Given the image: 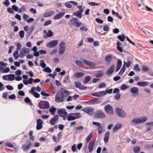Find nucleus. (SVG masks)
<instances>
[{"label":"nucleus","mask_w":153,"mask_h":153,"mask_svg":"<svg viewBox=\"0 0 153 153\" xmlns=\"http://www.w3.org/2000/svg\"><path fill=\"white\" fill-rule=\"evenodd\" d=\"M71 25L75 27H78L83 25L82 23L79 21L78 19L75 18H72L70 21Z\"/></svg>","instance_id":"nucleus-3"},{"label":"nucleus","mask_w":153,"mask_h":153,"mask_svg":"<svg viewBox=\"0 0 153 153\" xmlns=\"http://www.w3.org/2000/svg\"><path fill=\"white\" fill-rule=\"evenodd\" d=\"M51 22L52 21L51 20H48L45 23L44 26H47L49 25L51 23Z\"/></svg>","instance_id":"nucleus-59"},{"label":"nucleus","mask_w":153,"mask_h":153,"mask_svg":"<svg viewBox=\"0 0 153 153\" xmlns=\"http://www.w3.org/2000/svg\"><path fill=\"white\" fill-rule=\"evenodd\" d=\"M65 49V43L64 42L60 43L59 46V54L62 55L64 53Z\"/></svg>","instance_id":"nucleus-8"},{"label":"nucleus","mask_w":153,"mask_h":153,"mask_svg":"<svg viewBox=\"0 0 153 153\" xmlns=\"http://www.w3.org/2000/svg\"><path fill=\"white\" fill-rule=\"evenodd\" d=\"M74 84L75 85L76 87L80 90H85L87 89V87L86 86L82 85L81 83L80 82H75Z\"/></svg>","instance_id":"nucleus-15"},{"label":"nucleus","mask_w":153,"mask_h":153,"mask_svg":"<svg viewBox=\"0 0 153 153\" xmlns=\"http://www.w3.org/2000/svg\"><path fill=\"white\" fill-rule=\"evenodd\" d=\"M120 94L119 93L117 94L115 96V98L117 100H119L120 98Z\"/></svg>","instance_id":"nucleus-64"},{"label":"nucleus","mask_w":153,"mask_h":153,"mask_svg":"<svg viewBox=\"0 0 153 153\" xmlns=\"http://www.w3.org/2000/svg\"><path fill=\"white\" fill-rule=\"evenodd\" d=\"M94 143H93L92 142H90L88 144V149L89 152H91L94 149Z\"/></svg>","instance_id":"nucleus-28"},{"label":"nucleus","mask_w":153,"mask_h":153,"mask_svg":"<svg viewBox=\"0 0 153 153\" xmlns=\"http://www.w3.org/2000/svg\"><path fill=\"white\" fill-rule=\"evenodd\" d=\"M122 65V62L119 59L117 60V64L116 67V71H118L120 69Z\"/></svg>","instance_id":"nucleus-25"},{"label":"nucleus","mask_w":153,"mask_h":153,"mask_svg":"<svg viewBox=\"0 0 153 153\" xmlns=\"http://www.w3.org/2000/svg\"><path fill=\"white\" fill-rule=\"evenodd\" d=\"M19 36L21 38H22L24 37V32L23 30H21L19 32Z\"/></svg>","instance_id":"nucleus-56"},{"label":"nucleus","mask_w":153,"mask_h":153,"mask_svg":"<svg viewBox=\"0 0 153 153\" xmlns=\"http://www.w3.org/2000/svg\"><path fill=\"white\" fill-rule=\"evenodd\" d=\"M104 109L107 113L112 114H114V111L112 107L109 104L105 106Z\"/></svg>","instance_id":"nucleus-11"},{"label":"nucleus","mask_w":153,"mask_h":153,"mask_svg":"<svg viewBox=\"0 0 153 153\" xmlns=\"http://www.w3.org/2000/svg\"><path fill=\"white\" fill-rule=\"evenodd\" d=\"M121 125L120 124H116L113 129V131L114 132H115L116 131L120 129L121 127Z\"/></svg>","instance_id":"nucleus-30"},{"label":"nucleus","mask_w":153,"mask_h":153,"mask_svg":"<svg viewBox=\"0 0 153 153\" xmlns=\"http://www.w3.org/2000/svg\"><path fill=\"white\" fill-rule=\"evenodd\" d=\"M115 113L118 116L122 118H125L127 116L126 113L121 108H116Z\"/></svg>","instance_id":"nucleus-4"},{"label":"nucleus","mask_w":153,"mask_h":153,"mask_svg":"<svg viewBox=\"0 0 153 153\" xmlns=\"http://www.w3.org/2000/svg\"><path fill=\"white\" fill-rule=\"evenodd\" d=\"M126 67L125 65H123L122 68H121V70H120L119 73V74L120 75H122L124 72H125V71Z\"/></svg>","instance_id":"nucleus-36"},{"label":"nucleus","mask_w":153,"mask_h":153,"mask_svg":"<svg viewBox=\"0 0 153 153\" xmlns=\"http://www.w3.org/2000/svg\"><path fill=\"white\" fill-rule=\"evenodd\" d=\"M25 11V7L23 5L19 9V13H20Z\"/></svg>","instance_id":"nucleus-46"},{"label":"nucleus","mask_w":153,"mask_h":153,"mask_svg":"<svg viewBox=\"0 0 153 153\" xmlns=\"http://www.w3.org/2000/svg\"><path fill=\"white\" fill-rule=\"evenodd\" d=\"M56 110V108L53 107V106H52L49 109V111L51 114L52 115H54L55 114Z\"/></svg>","instance_id":"nucleus-31"},{"label":"nucleus","mask_w":153,"mask_h":153,"mask_svg":"<svg viewBox=\"0 0 153 153\" xmlns=\"http://www.w3.org/2000/svg\"><path fill=\"white\" fill-rule=\"evenodd\" d=\"M6 88L8 90L10 91H12L13 89V88L11 85H7L6 86Z\"/></svg>","instance_id":"nucleus-57"},{"label":"nucleus","mask_w":153,"mask_h":153,"mask_svg":"<svg viewBox=\"0 0 153 153\" xmlns=\"http://www.w3.org/2000/svg\"><path fill=\"white\" fill-rule=\"evenodd\" d=\"M53 33L50 30H48V32L47 33V35H44V37L45 38H47L48 37H51L53 35Z\"/></svg>","instance_id":"nucleus-29"},{"label":"nucleus","mask_w":153,"mask_h":153,"mask_svg":"<svg viewBox=\"0 0 153 153\" xmlns=\"http://www.w3.org/2000/svg\"><path fill=\"white\" fill-rule=\"evenodd\" d=\"M103 75V72L102 71H99L98 73L95 75V76L97 78H100Z\"/></svg>","instance_id":"nucleus-35"},{"label":"nucleus","mask_w":153,"mask_h":153,"mask_svg":"<svg viewBox=\"0 0 153 153\" xmlns=\"http://www.w3.org/2000/svg\"><path fill=\"white\" fill-rule=\"evenodd\" d=\"M15 78V75L14 74L8 75V81H12Z\"/></svg>","instance_id":"nucleus-33"},{"label":"nucleus","mask_w":153,"mask_h":153,"mask_svg":"<svg viewBox=\"0 0 153 153\" xmlns=\"http://www.w3.org/2000/svg\"><path fill=\"white\" fill-rule=\"evenodd\" d=\"M43 71L45 72H47L48 73H51L52 71V70L48 67L45 68L43 69Z\"/></svg>","instance_id":"nucleus-42"},{"label":"nucleus","mask_w":153,"mask_h":153,"mask_svg":"<svg viewBox=\"0 0 153 153\" xmlns=\"http://www.w3.org/2000/svg\"><path fill=\"white\" fill-rule=\"evenodd\" d=\"M61 93L63 95V97L64 98V97H66L68 95H70L71 93V91H69L68 90L62 89V91Z\"/></svg>","instance_id":"nucleus-17"},{"label":"nucleus","mask_w":153,"mask_h":153,"mask_svg":"<svg viewBox=\"0 0 153 153\" xmlns=\"http://www.w3.org/2000/svg\"><path fill=\"white\" fill-rule=\"evenodd\" d=\"M41 94L42 95L46 97H48L50 95L49 94L46 93L44 91H42L41 92Z\"/></svg>","instance_id":"nucleus-62"},{"label":"nucleus","mask_w":153,"mask_h":153,"mask_svg":"<svg viewBox=\"0 0 153 153\" xmlns=\"http://www.w3.org/2000/svg\"><path fill=\"white\" fill-rule=\"evenodd\" d=\"M84 73L82 72L76 73L74 74V76L77 78H80L83 76Z\"/></svg>","instance_id":"nucleus-32"},{"label":"nucleus","mask_w":153,"mask_h":153,"mask_svg":"<svg viewBox=\"0 0 153 153\" xmlns=\"http://www.w3.org/2000/svg\"><path fill=\"white\" fill-rule=\"evenodd\" d=\"M83 11V9L80 10H79L74 12L73 13V15L74 16H76L77 17L81 18L82 17V13Z\"/></svg>","instance_id":"nucleus-16"},{"label":"nucleus","mask_w":153,"mask_h":153,"mask_svg":"<svg viewBox=\"0 0 153 153\" xmlns=\"http://www.w3.org/2000/svg\"><path fill=\"white\" fill-rule=\"evenodd\" d=\"M99 92V97H102L106 95V92L104 91H102Z\"/></svg>","instance_id":"nucleus-41"},{"label":"nucleus","mask_w":153,"mask_h":153,"mask_svg":"<svg viewBox=\"0 0 153 153\" xmlns=\"http://www.w3.org/2000/svg\"><path fill=\"white\" fill-rule=\"evenodd\" d=\"M38 105L40 108L42 109L48 108L50 107L49 102L46 101H41L39 103Z\"/></svg>","instance_id":"nucleus-7"},{"label":"nucleus","mask_w":153,"mask_h":153,"mask_svg":"<svg viewBox=\"0 0 153 153\" xmlns=\"http://www.w3.org/2000/svg\"><path fill=\"white\" fill-rule=\"evenodd\" d=\"M128 88V86L126 85L125 84H123L121 86L120 88L121 90H124L127 89Z\"/></svg>","instance_id":"nucleus-52"},{"label":"nucleus","mask_w":153,"mask_h":153,"mask_svg":"<svg viewBox=\"0 0 153 153\" xmlns=\"http://www.w3.org/2000/svg\"><path fill=\"white\" fill-rule=\"evenodd\" d=\"M75 63L78 66H80L83 64L82 62L77 60L75 61Z\"/></svg>","instance_id":"nucleus-44"},{"label":"nucleus","mask_w":153,"mask_h":153,"mask_svg":"<svg viewBox=\"0 0 153 153\" xmlns=\"http://www.w3.org/2000/svg\"><path fill=\"white\" fill-rule=\"evenodd\" d=\"M82 117L80 113L79 112L70 113L67 117V119L69 121H72L80 118Z\"/></svg>","instance_id":"nucleus-1"},{"label":"nucleus","mask_w":153,"mask_h":153,"mask_svg":"<svg viewBox=\"0 0 153 153\" xmlns=\"http://www.w3.org/2000/svg\"><path fill=\"white\" fill-rule=\"evenodd\" d=\"M30 52V49L26 48H22L21 51L20 52V57L21 58H23L24 56H25L27 54L29 53Z\"/></svg>","instance_id":"nucleus-10"},{"label":"nucleus","mask_w":153,"mask_h":153,"mask_svg":"<svg viewBox=\"0 0 153 153\" xmlns=\"http://www.w3.org/2000/svg\"><path fill=\"white\" fill-rule=\"evenodd\" d=\"M149 84V83L146 81L141 82H138L137 83V85L140 87H145L147 86Z\"/></svg>","instance_id":"nucleus-27"},{"label":"nucleus","mask_w":153,"mask_h":153,"mask_svg":"<svg viewBox=\"0 0 153 153\" xmlns=\"http://www.w3.org/2000/svg\"><path fill=\"white\" fill-rule=\"evenodd\" d=\"M101 102V101H98V99L96 98H95L93 100H90L88 101L85 102V103H89L91 105L99 104Z\"/></svg>","instance_id":"nucleus-14"},{"label":"nucleus","mask_w":153,"mask_h":153,"mask_svg":"<svg viewBox=\"0 0 153 153\" xmlns=\"http://www.w3.org/2000/svg\"><path fill=\"white\" fill-rule=\"evenodd\" d=\"M54 12L53 10H51L49 11L46 12L44 14L45 17H48L53 15L54 14Z\"/></svg>","instance_id":"nucleus-26"},{"label":"nucleus","mask_w":153,"mask_h":153,"mask_svg":"<svg viewBox=\"0 0 153 153\" xmlns=\"http://www.w3.org/2000/svg\"><path fill=\"white\" fill-rule=\"evenodd\" d=\"M133 150L134 153H138L140 150V149L139 147L136 146L133 148Z\"/></svg>","instance_id":"nucleus-37"},{"label":"nucleus","mask_w":153,"mask_h":153,"mask_svg":"<svg viewBox=\"0 0 153 153\" xmlns=\"http://www.w3.org/2000/svg\"><path fill=\"white\" fill-rule=\"evenodd\" d=\"M140 123V118H135L133 119L132 121L130 122L131 124H138Z\"/></svg>","instance_id":"nucleus-23"},{"label":"nucleus","mask_w":153,"mask_h":153,"mask_svg":"<svg viewBox=\"0 0 153 153\" xmlns=\"http://www.w3.org/2000/svg\"><path fill=\"white\" fill-rule=\"evenodd\" d=\"M98 133L99 134H100L102 132L103 130V128L101 126V125L98 127Z\"/></svg>","instance_id":"nucleus-54"},{"label":"nucleus","mask_w":153,"mask_h":153,"mask_svg":"<svg viewBox=\"0 0 153 153\" xmlns=\"http://www.w3.org/2000/svg\"><path fill=\"white\" fill-rule=\"evenodd\" d=\"M106 86V84L103 82L100 83L98 87L99 88H105Z\"/></svg>","instance_id":"nucleus-53"},{"label":"nucleus","mask_w":153,"mask_h":153,"mask_svg":"<svg viewBox=\"0 0 153 153\" xmlns=\"http://www.w3.org/2000/svg\"><path fill=\"white\" fill-rule=\"evenodd\" d=\"M32 144L30 141L27 140L25 143L22 145V148L24 152H27L31 147Z\"/></svg>","instance_id":"nucleus-6"},{"label":"nucleus","mask_w":153,"mask_h":153,"mask_svg":"<svg viewBox=\"0 0 153 153\" xmlns=\"http://www.w3.org/2000/svg\"><path fill=\"white\" fill-rule=\"evenodd\" d=\"M91 77L90 76H87L85 77L84 82L86 83L90 80Z\"/></svg>","instance_id":"nucleus-51"},{"label":"nucleus","mask_w":153,"mask_h":153,"mask_svg":"<svg viewBox=\"0 0 153 153\" xmlns=\"http://www.w3.org/2000/svg\"><path fill=\"white\" fill-rule=\"evenodd\" d=\"M5 146L7 147H9L11 148H13L14 147L13 145L9 142L6 143H5Z\"/></svg>","instance_id":"nucleus-48"},{"label":"nucleus","mask_w":153,"mask_h":153,"mask_svg":"<svg viewBox=\"0 0 153 153\" xmlns=\"http://www.w3.org/2000/svg\"><path fill=\"white\" fill-rule=\"evenodd\" d=\"M92 136V133H91L88 136L86 139V142L87 143H88L91 139Z\"/></svg>","instance_id":"nucleus-43"},{"label":"nucleus","mask_w":153,"mask_h":153,"mask_svg":"<svg viewBox=\"0 0 153 153\" xmlns=\"http://www.w3.org/2000/svg\"><path fill=\"white\" fill-rule=\"evenodd\" d=\"M59 118V116L58 115H55L50 120V123L52 125H54L55 124L56 122L58 120Z\"/></svg>","instance_id":"nucleus-22"},{"label":"nucleus","mask_w":153,"mask_h":153,"mask_svg":"<svg viewBox=\"0 0 153 153\" xmlns=\"http://www.w3.org/2000/svg\"><path fill=\"white\" fill-rule=\"evenodd\" d=\"M115 68L114 65H112L106 71V74L107 75H109L112 74Z\"/></svg>","instance_id":"nucleus-21"},{"label":"nucleus","mask_w":153,"mask_h":153,"mask_svg":"<svg viewBox=\"0 0 153 153\" xmlns=\"http://www.w3.org/2000/svg\"><path fill=\"white\" fill-rule=\"evenodd\" d=\"M82 110L91 116L92 115L94 112V109L89 107L83 108Z\"/></svg>","instance_id":"nucleus-12"},{"label":"nucleus","mask_w":153,"mask_h":153,"mask_svg":"<svg viewBox=\"0 0 153 153\" xmlns=\"http://www.w3.org/2000/svg\"><path fill=\"white\" fill-rule=\"evenodd\" d=\"M12 9L16 11H19V7L15 5H13L12 6Z\"/></svg>","instance_id":"nucleus-58"},{"label":"nucleus","mask_w":153,"mask_h":153,"mask_svg":"<svg viewBox=\"0 0 153 153\" xmlns=\"http://www.w3.org/2000/svg\"><path fill=\"white\" fill-rule=\"evenodd\" d=\"M71 150L72 151L75 152L76 151V145L75 144H74L71 147Z\"/></svg>","instance_id":"nucleus-63"},{"label":"nucleus","mask_w":153,"mask_h":153,"mask_svg":"<svg viewBox=\"0 0 153 153\" xmlns=\"http://www.w3.org/2000/svg\"><path fill=\"white\" fill-rule=\"evenodd\" d=\"M133 70L135 71H140V68L138 64L136 65L134 68Z\"/></svg>","instance_id":"nucleus-49"},{"label":"nucleus","mask_w":153,"mask_h":153,"mask_svg":"<svg viewBox=\"0 0 153 153\" xmlns=\"http://www.w3.org/2000/svg\"><path fill=\"white\" fill-rule=\"evenodd\" d=\"M58 43V40H54L49 42L46 45V47L48 48H53L56 47Z\"/></svg>","instance_id":"nucleus-13"},{"label":"nucleus","mask_w":153,"mask_h":153,"mask_svg":"<svg viewBox=\"0 0 153 153\" xmlns=\"http://www.w3.org/2000/svg\"><path fill=\"white\" fill-rule=\"evenodd\" d=\"M109 134L110 132L108 131H107L105 133L104 138V140L105 143H107L108 142L109 138Z\"/></svg>","instance_id":"nucleus-24"},{"label":"nucleus","mask_w":153,"mask_h":153,"mask_svg":"<svg viewBox=\"0 0 153 153\" xmlns=\"http://www.w3.org/2000/svg\"><path fill=\"white\" fill-rule=\"evenodd\" d=\"M138 88L135 87L131 88L130 90L131 92L133 94L134 96H135L138 94Z\"/></svg>","instance_id":"nucleus-18"},{"label":"nucleus","mask_w":153,"mask_h":153,"mask_svg":"<svg viewBox=\"0 0 153 153\" xmlns=\"http://www.w3.org/2000/svg\"><path fill=\"white\" fill-rule=\"evenodd\" d=\"M3 4L6 7H8L10 4V2L8 0H5V1L3 2Z\"/></svg>","instance_id":"nucleus-50"},{"label":"nucleus","mask_w":153,"mask_h":153,"mask_svg":"<svg viewBox=\"0 0 153 153\" xmlns=\"http://www.w3.org/2000/svg\"><path fill=\"white\" fill-rule=\"evenodd\" d=\"M112 59V57L110 56H106L105 58V60L106 61L109 63L111 61Z\"/></svg>","instance_id":"nucleus-40"},{"label":"nucleus","mask_w":153,"mask_h":153,"mask_svg":"<svg viewBox=\"0 0 153 153\" xmlns=\"http://www.w3.org/2000/svg\"><path fill=\"white\" fill-rule=\"evenodd\" d=\"M118 39L122 42L125 39L126 37L123 34H121L117 36Z\"/></svg>","instance_id":"nucleus-34"},{"label":"nucleus","mask_w":153,"mask_h":153,"mask_svg":"<svg viewBox=\"0 0 153 153\" xmlns=\"http://www.w3.org/2000/svg\"><path fill=\"white\" fill-rule=\"evenodd\" d=\"M57 113L61 117H62V119L63 120H65L67 119V117L68 115V114L65 109H58L57 111Z\"/></svg>","instance_id":"nucleus-2"},{"label":"nucleus","mask_w":153,"mask_h":153,"mask_svg":"<svg viewBox=\"0 0 153 153\" xmlns=\"http://www.w3.org/2000/svg\"><path fill=\"white\" fill-rule=\"evenodd\" d=\"M24 101L26 103H29L30 105H32V103L31 102V100L28 97H26L24 99Z\"/></svg>","instance_id":"nucleus-39"},{"label":"nucleus","mask_w":153,"mask_h":153,"mask_svg":"<svg viewBox=\"0 0 153 153\" xmlns=\"http://www.w3.org/2000/svg\"><path fill=\"white\" fill-rule=\"evenodd\" d=\"M18 51H15L14 52V53L13 54V56L14 57V59H17L18 57Z\"/></svg>","instance_id":"nucleus-45"},{"label":"nucleus","mask_w":153,"mask_h":153,"mask_svg":"<svg viewBox=\"0 0 153 153\" xmlns=\"http://www.w3.org/2000/svg\"><path fill=\"white\" fill-rule=\"evenodd\" d=\"M55 100L56 102H62L64 100V98L60 92L58 93L55 97Z\"/></svg>","instance_id":"nucleus-9"},{"label":"nucleus","mask_w":153,"mask_h":153,"mask_svg":"<svg viewBox=\"0 0 153 153\" xmlns=\"http://www.w3.org/2000/svg\"><path fill=\"white\" fill-rule=\"evenodd\" d=\"M65 13L64 12H60L59 13L53 17L54 19L56 20L61 19L65 15Z\"/></svg>","instance_id":"nucleus-19"},{"label":"nucleus","mask_w":153,"mask_h":153,"mask_svg":"<svg viewBox=\"0 0 153 153\" xmlns=\"http://www.w3.org/2000/svg\"><path fill=\"white\" fill-rule=\"evenodd\" d=\"M64 82L66 84L70 82V80L69 79V76L68 75H66L64 78Z\"/></svg>","instance_id":"nucleus-38"},{"label":"nucleus","mask_w":153,"mask_h":153,"mask_svg":"<svg viewBox=\"0 0 153 153\" xmlns=\"http://www.w3.org/2000/svg\"><path fill=\"white\" fill-rule=\"evenodd\" d=\"M147 118L146 117H141L140 118V123H142L146 121Z\"/></svg>","instance_id":"nucleus-47"},{"label":"nucleus","mask_w":153,"mask_h":153,"mask_svg":"<svg viewBox=\"0 0 153 153\" xmlns=\"http://www.w3.org/2000/svg\"><path fill=\"white\" fill-rule=\"evenodd\" d=\"M88 4L91 6H95L99 5L100 4L96 3L94 2H89L88 3Z\"/></svg>","instance_id":"nucleus-55"},{"label":"nucleus","mask_w":153,"mask_h":153,"mask_svg":"<svg viewBox=\"0 0 153 153\" xmlns=\"http://www.w3.org/2000/svg\"><path fill=\"white\" fill-rule=\"evenodd\" d=\"M143 70L145 71H147L149 70V68L147 66L143 65L142 67Z\"/></svg>","instance_id":"nucleus-60"},{"label":"nucleus","mask_w":153,"mask_h":153,"mask_svg":"<svg viewBox=\"0 0 153 153\" xmlns=\"http://www.w3.org/2000/svg\"><path fill=\"white\" fill-rule=\"evenodd\" d=\"M84 64L90 67H93L95 66V63L88 61L84 60L83 61Z\"/></svg>","instance_id":"nucleus-20"},{"label":"nucleus","mask_w":153,"mask_h":153,"mask_svg":"<svg viewBox=\"0 0 153 153\" xmlns=\"http://www.w3.org/2000/svg\"><path fill=\"white\" fill-rule=\"evenodd\" d=\"M80 29L82 31L85 30V32H87L88 30V28L85 26L81 27Z\"/></svg>","instance_id":"nucleus-61"},{"label":"nucleus","mask_w":153,"mask_h":153,"mask_svg":"<svg viewBox=\"0 0 153 153\" xmlns=\"http://www.w3.org/2000/svg\"><path fill=\"white\" fill-rule=\"evenodd\" d=\"M95 118L98 119H103L105 117V114L100 110H98L94 113Z\"/></svg>","instance_id":"nucleus-5"}]
</instances>
